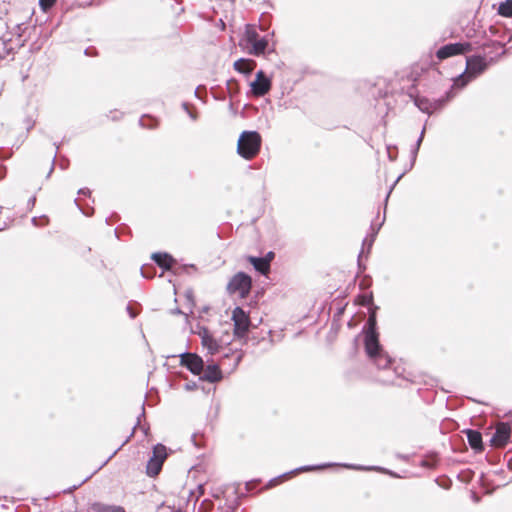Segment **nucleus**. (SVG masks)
<instances>
[{"mask_svg":"<svg viewBox=\"0 0 512 512\" xmlns=\"http://www.w3.org/2000/svg\"><path fill=\"white\" fill-rule=\"evenodd\" d=\"M146 474L149 477H156L160 474V443L152 448V456L146 465Z\"/></svg>","mask_w":512,"mask_h":512,"instance_id":"ddd939ff","label":"nucleus"},{"mask_svg":"<svg viewBox=\"0 0 512 512\" xmlns=\"http://www.w3.org/2000/svg\"><path fill=\"white\" fill-rule=\"evenodd\" d=\"M85 54H86V55H89V48H86V49H85Z\"/></svg>","mask_w":512,"mask_h":512,"instance_id":"49530a36","label":"nucleus"},{"mask_svg":"<svg viewBox=\"0 0 512 512\" xmlns=\"http://www.w3.org/2000/svg\"><path fill=\"white\" fill-rule=\"evenodd\" d=\"M184 298H185V301H186L185 308L187 309L188 313H193V309L196 306L194 292L192 290H190V289L187 290L184 293Z\"/></svg>","mask_w":512,"mask_h":512,"instance_id":"b1692460","label":"nucleus"},{"mask_svg":"<svg viewBox=\"0 0 512 512\" xmlns=\"http://www.w3.org/2000/svg\"><path fill=\"white\" fill-rule=\"evenodd\" d=\"M78 195H84V196H87V197H91V190L89 188H80L78 190Z\"/></svg>","mask_w":512,"mask_h":512,"instance_id":"72a5a7b5","label":"nucleus"},{"mask_svg":"<svg viewBox=\"0 0 512 512\" xmlns=\"http://www.w3.org/2000/svg\"><path fill=\"white\" fill-rule=\"evenodd\" d=\"M162 512H182V510L181 509H174V508H171V507L164 508L162 506Z\"/></svg>","mask_w":512,"mask_h":512,"instance_id":"58836bf2","label":"nucleus"},{"mask_svg":"<svg viewBox=\"0 0 512 512\" xmlns=\"http://www.w3.org/2000/svg\"><path fill=\"white\" fill-rule=\"evenodd\" d=\"M54 145H55V147H56V153H55V154H57V151H58V149H59V146H58L56 143H54ZM55 159H56V155H54V157H53L52 165H51V168H50V170H49V172H48V174H47V177H50V175L52 174V172H53V170H54Z\"/></svg>","mask_w":512,"mask_h":512,"instance_id":"f704fd0d","label":"nucleus"},{"mask_svg":"<svg viewBox=\"0 0 512 512\" xmlns=\"http://www.w3.org/2000/svg\"><path fill=\"white\" fill-rule=\"evenodd\" d=\"M201 337V343L204 348L208 350L211 355L216 354L220 349L218 341L210 334L207 329H203L199 333Z\"/></svg>","mask_w":512,"mask_h":512,"instance_id":"dca6fc26","label":"nucleus"},{"mask_svg":"<svg viewBox=\"0 0 512 512\" xmlns=\"http://www.w3.org/2000/svg\"><path fill=\"white\" fill-rule=\"evenodd\" d=\"M369 329L368 331H376V315L375 312H372L368 318L367 322Z\"/></svg>","mask_w":512,"mask_h":512,"instance_id":"7c9ffc66","label":"nucleus"},{"mask_svg":"<svg viewBox=\"0 0 512 512\" xmlns=\"http://www.w3.org/2000/svg\"><path fill=\"white\" fill-rule=\"evenodd\" d=\"M43 218L45 219L46 223L48 222V218L46 216H43Z\"/></svg>","mask_w":512,"mask_h":512,"instance_id":"09e8293b","label":"nucleus"},{"mask_svg":"<svg viewBox=\"0 0 512 512\" xmlns=\"http://www.w3.org/2000/svg\"><path fill=\"white\" fill-rule=\"evenodd\" d=\"M31 221H32L33 225H35V226L38 225V223H37L38 218L37 217H33Z\"/></svg>","mask_w":512,"mask_h":512,"instance_id":"a18cd8bd","label":"nucleus"},{"mask_svg":"<svg viewBox=\"0 0 512 512\" xmlns=\"http://www.w3.org/2000/svg\"><path fill=\"white\" fill-rule=\"evenodd\" d=\"M247 261L251 263L254 268L263 275H266L270 271L269 259L248 256Z\"/></svg>","mask_w":512,"mask_h":512,"instance_id":"aec40b11","label":"nucleus"},{"mask_svg":"<svg viewBox=\"0 0 512 512\" xmlns=\"http://www.w3.org/2000/svg\"><path fill=\"white\" fill-rule=\"evenodd\" d=\"M233 334L236 338H245L250 330L251 320L248 313L241 307H235L232 311Z\"/></svg>","mask_w":512,"mask_h":512,"instance_id":"423d86ee","label":"nucleus"},{"mask_svg":"<svg viewBox=\"0 0 512 512\" xmlns=\"http://www.w3.org/2000/svg\"><path fill=\"white\" fill-rule=\"evenodd\" d=\"M35 203H36V197H35V196H32V197L28 200V206L34 207Z\"/></svg>","mask_w":512,"mask_h":512,"instance_id":"79ce46f5","label":"nucleus"},{"mask_svg":"<svg viewBox=\"0 0 512 512\" xmlns=\"http://www.w3.org/2000/svg\"><path fill=\"white\" fill-rule=\"evenodd\" d=\"M121 230H122V228H121V227H117V228L115 229V231H114V232H115V235H116V237H117V238H119V233H120V231H121Z\"/></svg>","mask_w":512,"mask_h":512,"instance_id":"c03bdc74","label":"nucleus"},{"mask_svg":"<svg viewBox=\"0 0 512 512\" xmlns=\"http://www.w3.org/2000/svg\"><path fill=\"white\" fill-rule=\"evenodd\" d=\"M371 301V296L368 297V296H361L360 297V300H359V304L361 305H367L369 302Z\"/></svg>","mask_w":512,"mask_h":512,"instance_id":"e433bc0d","label":"nucleus"},{"mask_svg":"<svg viewBox=\"0 0 512 512\" xmlns=\"http://www.w3.org/2000/svg\"><path fill=\"white\" fill-rule=\"evenodd\" d=\"M75 205L79 208V210L86 216H91L94 213V208L91 206L84 207L80 204L78 199H74Z\"/></svg>","mask_w":512,"mask_h":512,"instance_id":"c85d7f7f","label":"nucleus"},{"mask_svg":"<svg viewBox=\"0 0 512 512\" xmlns=\"http://www.w3.org/2000/svg\"><path fill=\"white\" fill-rule=\"evenodd\" d=\"M56 2L57 0H39V6L44 12H46L51 9Z\"/></svg>","mask_w":512,"mask_h":512,"instance_id":"c756f323","label":"nucleus"},{"mask_svg":"<svg viewBox=\"0 0 512 512\" xmlns=\"http://www.w3.org/2000/svg\"><path fill=\"white\" fill-rule=\"evenodd\" d=\"M263 258H264V259H269V264H270V263H271V261H272V260H273V258H274V253H273V252H268V253L266 254V256H265V257H263Z\"/></svg>","mask_w":512,"mask_h":512,"instance_id":"a19ab883","label":"nucleus"},{"mask_svg":"<svg viewBox=\"0 0 512 512\" xmlns=\"http://www.w3.org/2000/svg\"><path fill=\"white\" fill-rule=\"evenodd\" d=\"M252 288V279L249 275L243 272L236 273L227 284V292L229 294H236L241 299H245Z\"/></svg>","mask_w":512,"mask_h":512,"instance_id":"39448f33","label":"nucleus"},{"mask_svg":"<svg viewBox=\"0 0 512 512\" xmlns=\"http://www.w3.org/2000/svg\"><path fill=\"white\" fill-rule=\"evenodd\" d=\"M19 42L14 45L12 37L3 35L0 37V58H5L7 55L15 53L16 49L22 46Z\"/></svg>","mask_w":512,"mask_h":512,"instance_id":"f3484780","label":"nucleus"},{"mask_svg":"<svg viewBox=\"0 0 512 512\" xmlns=\"http://www.w3.org/2000/svg\"><path fill=\"white\" fill-rule=\"evenodd\" d=\"M180 364L186 367L192 374L201 375L204 370V361L196 353H183L179 355Z\"/></svg>","mask_w":512,"mask_h":512,"instance_id":"1a4fd4ad","label":"nucleus"},{"mask_svg":"<svg viewBox=\"0 0 512 512\" xmlns=\"http://www.w3.org/2000/svg\"><path fill=\"white\" fill-rule=\"evenodd\" d=\"M212 505L217 512H235L239 506L237 493L233 489H225L213 495Z\"/></svg>","mask_w":512,"mask_h":512,"instance_id":"20e7f679","label":"nucleus"},{"mask_svg":"<svg viewBox=\"0 0 512 512\" xmlns=\"http://www.w3.org/2000/svg\"><path fill=\"white\" fill-rule=\"evenodd\" d=\"M365 351L367 355L374 359L377 365L385 368L390 364V360L383 355L376 331H367L365 335Z\"/></svg>","mask_w":512,"mask_h":512,"instance_id":"f03ea898","label":"nucleus"},{"mask_svg":"<svg viewBox=\"0 0 512 512\" xmlns=\"http://www.w3.org/2000/svg\"><path fill=\"white\" fill-rule=\"evenodd\" d=\"M133 436V432L130 433V435L123 441V443L102 463V465H100V467L98 468V470H100L101 468H103L117 453L118 451L126 444L129 442V440L131 439V437Z\"/></svg>","mask_w":512,"mask_h":512,"instance_id":"cd10ccee","label":"nucleus"},{"mask_svg":"<svg viewBox=\"0 0 512 512\" xmlns=\"http://www.w3.org/2000/svg\"><path fill=\"white\" fill-rule=\"evenodd\" d=\"M511 436V427L508 423L500 422L491 438V445L496 448H503L507 445Z\"/></svg>","mask_w":512,"mask_h":512,"instance_id":"9d476101","label":"nucleus"},{"mask_svg":"<svg viewBox=\"0 0 512 512\" xmlns=\"http://www.w3.org/2000/svg\"><path fill=\"white\" fill-rule=\"evenodd\" d=\"M271 86V80L260 70L256 73V78L251 83V91L254 96L262 97L271 90Z\"/></svg>","mask_w":512,"mask_h":512,"instance_id":"9b49d317","label":"nucleus"},{"mask_svg":"<svg viewBox=\"0 0 512 512\" xmlns=\"http://www.w3.org/2000/svg\"><path fill=\"white\" fill-rule=\"evenodd\" d=\"M68 165H69V161L67 159H64L60 162L59 164V167L62 169V170H66L68 168Z\"/></svg>","mask_w":512,"mask_h":512,"instance_id":"4c0bfd02","label":"nucleus"},{"mask_svg":"<svg viewBox=\"0 0 512 512\" xmlns=\"http://www.w3.org/2000/svg\"><path fill=\"white\" fill-rule=\"evenodd\" d=\"M256 62L252 59L241 58L234 62V69L242 74L249 75L256 68Z\"/></svg>","mask_w":512,"mask_h":512,"instance_id":"a211bd4d","label":"nucleus"},{"mask_svg":"<svg viewBox=\"0 0 512 512\" xmlns=\"http://www.w3.org/2000/svg\"><path fill=\"white\" fill-rule=\"evenodd\" d=\"M262 138L256 131H244L237 143V153L246 160L254 159L260 152Z\"/></svg>","mask_w":512,"mask_h":512,"instance_id":"f257e3e1","label":"nucleus"},{"mask_svg":"<svg viewBox=\"0 0 512 512\" xmlns=\"http://www.w3.org/2000/svg\"><path fill=\"white\" fill-rule=\"evenodd\" d=\"M91 478V476H87L84 480H82L79 484L77 485H73L67 489H64L63 490V493L65 494H69V493H72L73 491H75L77 488H79L82 484H84L86 481H88L89 479Z\"/></svg>","mask_w":512,"mask_h":512,"instance_id":"2f4dec72","label":"nucleus"},{"mask_svg":"<svg viewBox=\"0 0 512 512\" xmlns=\"http://www.w3.org/2000/svg\"><path fill=\"white\" fill-rule=\"evenodd\" d=\"M139 125L142 128L153 129L158 125V119L150 114H143L139 119Z\"/></svg>","mask_w":512,"mask_h":512,"instance_id":"4be33fe9","label":"nucleus"},{"mask_svg":"<svg viewBox=\"0 0 512 512\" xmlns=\"http://www.w3.org/2000/svg\"><path fill=\"white\" fill-rule=\"evenodd\" d=\"M498 13L503 17H512V0H506L499 5Z\"/></svg>","mask_w":512,"mask_h":512,"instance_id":"393cba45","label":"nucleus"},{"mask_svg":"<svg viewBox=\"0 0 512 512\" xmlns=\"http://www.w3.org/2000/svg\"><path fill=\"white\" fill-rule=\"evenodd\" d=\"M166 271H171L173 274H180L185 271V267L182 266L167 253H162V276Z\"/></svg>","mask_w":512,"mask_h":512,"instance_id":"2eb2a0df","label":"nucleus"},{"mask_svg":"<svg viewBox=\"0 0 512 512\" xmlns=\"http://www.w3.org/2000/svg\"><path fill=\"white\" fill-rule=\"evenodd\" d=\"M166 457H167V454L165 453V447L162 445V458H161L162 463L165 461Z\"/></svg>","mask_w":512,"mask_h":512,"instance_id":"37998d69","label":"nucleus"},{"mask_svg":"<svg viewBox=\"0 0 512 512\" xmlns=\"http://www.w3.org/2000/svg\"><path fill=\"white\" fill-rule=\"evenodd\" d=\"M92 512H126L122 506L94 502L91 504Z\"/></svg>","mask_w":512,"mask_h":512,"instance_id":"412c9836","label":"nucleus"},{"mask_svg":"<svg viewBox=\"0 0 512 512\" xmlns=\"http://www.w3.org/2000/svg\"><path fill=\"white\" fill-rule=\"evenodd\" d=\"M243 41L245 42L244 49L247 53L254 56L264 54L268 46V41L265 38H260L256 29L251 25L246 26Z\"/></svg>","mask_w":512,"mask_h":512,"instance_id":"7ed1b4c3","label":"nucleus"},{"mask_svg":"<svg viewBox=\"0 0 512 512\" xmlns=\"http://www.w3.org/2000/svg\"><path fill=\"white\" fill-rule=\"evenodd\" d=\"M151 259L153 260V262L155 263L156 266L160 267V260H161L160 251L153 252L151 254Z\"/></svg>","mask_w":512,"mask_h":512,"instance_id":"473e14b6","label":"nucleus"},{"mask_svg":"<svg viewBox=\"0 0 512 512\" xmlns=\"http://www.w3.org/2000/svg\"><path fill=\"white\" fill-rule=\"evenodd\" d=\"M471 79L472 78L467 73H464V74L458 76L454 80V83H453L452 87L450 88V90H452V93L455 95L456 93L454 92V90L464 88Z\"/></svg>","mask_w":512,"mask_h":512,"instance_id":"5701e85b","label":"nucleus"},{"mask_svg":"<svg viewBox=\"0 0 512 512\" xmlns=\"http://www.w3.org/2000/svg\"><path fill=\"white\" fill-rule=\"evenodd\" d=\"M200 379L209 383L220 382L223 379V373L217 364H208L200 375Z\"/></svg>","mask_w":512,"mask_h":512,"instance_id":"4468645a","label":"nucleus"},{"mask_svg":"<svg viewBox=\"0 0 512 512\" xmlns=\"http://www.w3.org/2000/svg\"><path fill=\"white\" fill-rule=\"evenodd\" d=\"M155 268L150 264H143L140 267V273L143 278L151 279L155 275Z\"/></svg>","mask_w":512,"mask_h":512,"instance_id":"bb28decb","label":"nucleus"},{"mask_svg":"<svg viewBox=\"0 0 512 512\" xmlns=\"http://www.w3.org/2000/svg\"><path fill=\"white\" fill-rule=\"evenodd\" d=\"M6 175V168L4 166H0V180H2Z\"/></svg>","mask_w":512,"mask_h":512,"instance_id":"ea45409f","label":"nucleus"},{"mask_svg":"<svg viewBox=\"0 0 512 512\" xmlns=\"http://www.w3.org/2000/svg\"><path fill=\"white\" fill-rule=\"evenodd\" d=\"M466 64H467L466 73L471 78H474L477 75L483 73L487 68V63H486L485 59L481 56L468 57Z\"/></svg>","mask_w":512,"mask_h":512,"instance_id":"f8f14e48","label":"nucleus"},{"mask_svg":"<svg viewBox=\"0 0 512 512\" xmlns=\"http://www.w3.org/2000/svg\"><path fill=\"white\" fill-rule=\"evenodd\" d=\"M138 424H140V421H137V424L134 426V428H133V430H132V432H133V433H134V430H135V428H136V426H137Z\"/></svg>","mask_w":512,"mask_h":512,"instance_id":"de8ad7c7","label":"nucleus"},{"mask_svg":"<svg viewBox=\"0 0 512 512\" xmlns=\"http://www.w3.org/2000/svg\"><path fill=\"white\" fill-rule=\"evenodd\" d=\"M472 49V44L469 42L450 43L440 47L436 52V57L442 61L453 56L464 55L471 52Z\"/></svg>","mask_w":512,"mask_h":512,"instance_id":"0eeeda50","label":"nucleus"},{"mask_svg":"<svg viewBox=\"0 0 512 512\" xmlns=\"http://www.w3.org/2000/svg\"><path fill=\"white\" fill-rule=\"evenodd\" d=\"M454 98V94L452 90H449L445 96L441 99L430 101L425 97H417L415 99L416 106L423 112L432 114L440 109H442L447 102Z\"/></svg>","mask_w":512,"mask_h":512,"instance_id":"6e6552de","label":"nucleus"},{"mask_svg":"<svg viewBox=\"0 0 512 512\" xmlns=\"http://www.w3.org/2000/svg\"><path fill=\"white\" fill-rule=\"evenodd\" d=\"M466 435L470 447L477 452H482L484 447L481 433L479 431L469 429L466 431Z\"/></svg>","mask_w":512,"mask_h":512,"instance_id":"6ab92c4d","label":"nucleus"},{"mask_svg":"<svg viewBox=\"0 0 512 512\" xmlns=\"http://www.w3.org/2000/svg\"><path fill=\"white\" fill-rule=\"evenodd\" d=\"M25 124H26V129L29 132L34 127L35 122L32 119L27 118L25 120Z\"/></svg>","mask_w":512,"mask_h":512,"instance_id":"c9c22d12","label":"nucleus"},{"mask_svg":"<svg viewBox=\"0 0 512 512\" xmlns=\"http://www.w3.org/2000/svg\"><path fill=\"white\" fill-rule=\"evenodd\" d=\"M140 304L136 301H130L126 307V311L130 318H135L140 312Z\"/></svg>","mask_w":512,"mask_h":512,"instance_id":"a878e982","label":"nucleus"}]
</instances>
